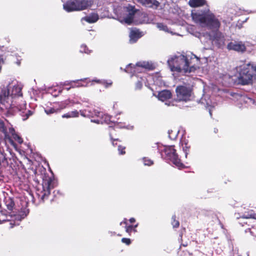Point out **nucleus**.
I'll use <instances>...</instances> for the list:
<instances>
[{
	"label": "nucleus",
	"instance_id": "obj_6",
	"mask_svg": "<svg viewBox=\"0 0 256 256\" xmlns=\"http://www.w3.org/2000/svg\"><path fill=\"white\" fill-rule=\"evenodd\" d=\"M238 83L246 85L256 80V64L248 63L240 66L238 76Z\"/></svg>",
	"mask_w": 256,
	"mask_h": 256
},
{
	"label": "nucleus",
	"instance_id": "obj_43",
	"mask_svg": "<svg viewBox=\"0 0 256 256\" xmlns=\"http://www.w3.org/2000/svg\"><path fill=\"white\" fill-rule=\"evenodd\" d=\"M70 86L72 88H77L76 84L75 83L70 84Z\"/></svg>",
	"mask_w": 256,
	"mask_h": 256
},
{
	"label": "nucleus",
	"instance_id": "obj_39",
	"mask_svg": "<svg viewBox=\"0 0 256 256\" xmlns=\"http://www.w3.org/2000/svg\"><path fill=\"white\" fill-rule=\"evenodd\" d=\"M23 113H24L26 114V118L30 116H31L32 115V112H31L30 110H27L26 112H22Z\"/></svg>",
	"mask_w": 256,
	"mask_h": 256
},
{
	"label": "nucleus",
	"instance_id": "obj_24",
	"mask_svg": "<svg viewBox=\"0 0 256 256\" xmlns=\"http://www.w3.org/2000/svg\"><path fill=\"white\" fill-rule=\"evenodd\" d=\"M91 82H92V84H90V85H92L93 82H96L98 84H100L104 85L105 86V88H106L110 86L112 84V82L111 80L107 81V80H100L96 78H94L92 80Z\"/></svg>",
	"mask_w": 256,
	"mask_h": 256
},
{
	"label": "nucleus",
	"instance_id": "obj_14",
	"mask_svg": "<svg viewBox=\"0 0 256 256\" xmlns=\"http://www.w3.org/2000/svg\"><path fill=\"white\" fill-rule=\"evenodd\" d=\"M227 48L241 52H244L246 50V46L242 42H230L227 45Z\"/></svg>",
	"mask_w": 256,
	"mask_h": 256
},
{
	"label": "nucleus",
	"instance_id": "obj_37",
	"mask_svg": "<svg viewBox=\"0 0 256 256\" xmlns=\"http://www.w3.org/2000/svg\"><path fill=\"white\" fill-rule=\"evenodd\" d=\"M122 242L123 243L126 244V245H129L131 243L130 240L128 238H122Z\"/></svg>",
	"mask_w": 256,
	"mask_h": 256
},
{
	"label": "nucleus",
	"instance_id": "obj_2",
	"mask_svg": "<svg viewBox=\"0 0 256 256\" xmlns=\"http://www.w3.org/2000/svg\"><path fill=\"white\" fill-rule=\"evenodd\" d=\"M194 58H190V62L188 56L180 55L179 56H172L167 61L168 65L172 72H184V74L190 73L194 71L198 66L192 64L196 61L197 63L199 62V58L194 55Z\"/></svg>",
	"mask_w": 256,
	"mask_h": 256
},
{
	"label": "nucleus",
	"instance_id": "obj_47",
	"mask_svg": "<svg viewBox=\"0 0 256 256\" xmlns=\"http://www.w3.org/2000/svg\"><path fill=\"white\" fill-rule=\"evenodd\" d=\"M208 110H209L210 114V116H212V110H211V109L209 108V109H208Z\"/></svg>",
	"mask_w": 256,
	"mask_h": 256
},
{
	"label": "nucleus",
	"instance_id": "obj_8",
	"mask_svg": "<svg viewBox=\"0 0 256 256\" xmlns=\"http://www.w3.org/2000/svg\"><path fill=\"white\" fill-rule=\"evenodd\" d=\"M93 0H70L63 5L64 9L68 12L80 11L90 7Z\"/></svg>",
	"mask_w": 256,
	"mask_h": 256
},
{
	"label": "nucleus",
	"instance_id": "obj_36",
	"mask_svg": "<svg viewBox=\"0 0 256 256\" xmlns=\"http://www.w3.org/2000/svg\"><path fill=\"white\" fill-rule=\"evenodd\" d=\"M232 96L234 97L235 98H237L238 100H242L244 98V96L240 95L238 94L234 93L231 94Z\"/></svg>",
	"mask_w": 256,
	"mask_h": 256
},
{
	"label": "nucleus",
	"instance_id": "obj_50",
	"mask_svg": "<svg viewBox=\"0 0 256 256\" xmlns=\"http://www.w3.org/2000/svg\"><path fill=\"white\" fill-rule=\"evenodd\" d=\"M72 101L74 102V104H79L78 102H75L74 100H72Z\"/></svg>",
	"mask_w": 256,
	"mask_h": 256
},
{
	"label": "nucleus",
	"instance_id": "obj_12",
	"mask_svg": "<svg viewBox=\"0 0 256 256\" xmlns=\"http://www.w3.org/2000/svg\"><path fill=\"white\" fill-rule=\"evenodd\" d=\"M177 100L187 102L190 100L191 90L186 86H180L176 88Z\"/></svg>",
	"mask_w": 256,
	"mask_h": 256
},
{
	"label": "nucleus",
	"instance_id": "obj_32",
	"mask_svg": "<svg viewBox=\"0 0 256 256\" xmlns=\"http://www.w3.org/2000/svg\"><path fill=\"white\" fill-rule=\"evenodd\" d=\"M80 51L81 52H84L88 54H90L91 52V50H89L87 46L84 44H82L81 46Z\"/></svg>",
	"mask_w": 256,
	"mask_h": 256
},
{
	"label": "nucleus",
	"instance_id": "obj_25",
	"mask_svg": "<svg viewBox=\"0 0 256 256\" xmlns=\"http://www.w3.org/2000/svg\"><path fill=\"white\" fill-rule=\"evenodd\" d=\"M5 204L7 208L9 210L12 211V212L15 210L14 208V203L13 200L10 197H8L5 198L4 200Z\"/></svg>",
	"mask_w": 256,
	"mask_h": 256
},
{
	"label": "nucleus",
	"instance_id": "obj_29",
	"mask_svg": "<svg viewBox=\"0 0 256 256\" xmlns=\"http://www.w3.org/2000/svg\"><path fill=\"white\" fill-rule=\"evenodd\" d=\"M156 27L160 30H163L165 32H170L168 28V26L164 24L163 23L158 22L156 24Z\"/></svg>",
	"mask_w": 256,
	"mask_h": 256
},
{
	"label": "nucleus",
	"instance_id": "obj_42",
	"mask_svg": "<svg viewBox=\"0 0 256 256\" xmlns=\"http://www.w3.org/2000/svg\"><path fill=\"white\" fill-rule=\"evenodd\" d=\"M70 81H66V82H64V83H62L60 84V85L62 86H66V85H70Z\"/></svg>",
	"mask_w": 256,
	"mask_h": 256
},
{
	"label": "nucleus",
	"instance_id": "obj_18",
	"mask_svg": "<svg viewBox=\"0 0 256 256\" xmlns=\"http://www.w3.org/2000/svg\"><path fill=\"white\" fill-rule=\"evenodd\" d=\"M142 36V32L138 30L132 29L130 33V43L136 42Z\"/></svg>",
	"mask_w": 256,
	"mask_h": 256
},
{
	"label": "nucleus",
	"instance_id": "obj_28",
	"mask_svg": "<svg viewBox=\"0 0 256 256\" xmlns=\"http://www.w3.org/2000/svg\"><path fill=\"white\" fill-rule=\"evenodd\" d=\"M168 137L172 140H175L178 134V131L177 130H170L168 132Z\"/></svg>",
	"mask_w": 256,
	"mask_h": 256
},
{
	"label": "nucleus",
	"instance_id": "obj_46",
	"mask_svg": "<svg viewBox=\"0 0 256 256\" xmlns=\"http://www.w3.org/2000/svg\"><path fill=\"white\" fill-rule=\"evenodd\" d=\"M182 244L184 246H188V242Z\"/></svg>",
	"mask_w": 256,
	"mask_h": 256
},
{
	"label": "nucleus",
	"instance_id": "obj_10",
	"mask_svg": "<svg viewBox=\"0 0 256 256\" xmlns=\"http://www.w3.org/2000/svg\"><path fill=\"white\" fill-rule=\"evenodd\" d=\"M112 118L107 114H104L102 113V115H100V116H98V118L96 120H92L91 122H94L96 124H104L106 123L107 124H110V123L114 124V128H126L128 130L133 129V126H126L124 124H122L120 122H114V120H112Z\"/></svg>",
	"mask_w": 256,
	"mask_h": 256
},
{
	"label": "nucleus",
	"instance_id": "obj_49",
	"mask_svg": "<svg viewBox=\"0 0 256 256\" xmlns=\"http://www.w3.org/2000/svg\"><path fill=\"white\" fill-rule=\"evenodd\" d=\"M72 88L70 86L69 88H66V90H69Z\"/></svg>",
	"mask_w": 256,
	"mask_h": 256
},
{
	"label": "nucleus",
	"instance_id": "obj_38",
	"mask_svg": "<svg viewBox=\"0 0 256 256\" xmlns=\"http://www.w3.org/2000/svg\"><path fill=\"white\" fill-rule=\"evenodd\" d=\"M5 59V57L0 53V70L1 69L2 64H4Z\"/></svg>",
	"mask_w": 256,
	"mask_h": 256
},
{
	"label": "nucleus",
	"instance_id": "obj_48",
	"mask_svg": "<svg viewBox=\"0 0 256 256\" xmlns=\"http://www.w3.org/2000/svg\"><path fill=\"white\" fill-rule=\"evenodd\" d=\"M138 226V224H136L134 226V229L136 230L135 228Z\"/></svg>",
	"mask_w": 256,
	"mask_h": 256
},
{
	"label": "nucleus",
	"instance_id": "obj_13",
	"mask_svg": "<svg viewBox=\"0 0 256 256\" xmlns=\"http://www.w3.org/2000/svg\"><path fill=\"white\" fill-rule=\"evenodd\" d=\"M80 113L82 116L88 118H94V116L98 118V116H100V115H102V112L92 109L90 108L80 110Z\"/></svg>",
	"mask_w": 256,
	"mask_h": 256
},
{
	"label": "nucleus",
	"instance_id": "obj_1",
	"mask_svg": "<svg viewBox=\"0 0 256 256\" xmlns=\"http://www.w3.org/2000/svg\"><path fill=\"white\" fill-rule=\"evenodd\" d=\"M22 86L14 80L0 86V112L13 114L17 111L26 110L24 102L17 104V101L22 98Z\"/></svg>",
	"mask_w": 256,
	"mask_h": 256
},
{
	"label": "nucleus",
	"instance_id": "obj_35",
	"mask_svg": "<svg viewBox=\"0 0 256 256\" xmlns=\"http://www.w3.org/2000/svg\"><path fill=\"white\" fill-rule=\"evenodd\" d=\"M125 148L124 146H118V152L120 154H125Z\"/></svg>",
	"mask_w": 256,
	"mask_h": 256
},
{
	"label": "nucleus",
	"instance_id": "obj_16",
	"mask_svg": "<svg viewBox=\"0 0 256 256\" xmlns=\"http://www.w3.org/2000/svg\"><path fill=\"white\" fill-rule=\"evenodd\" d=\"M216 32V34L213 38H210V40L212 44L220 48L224 45V38L222 33L218 32Z\"/></svg>",
	"mask_w": 256,
	"mask_h": 256
},
{
	"label": "nucleus",
	"instance_id": "obj_17",
	"mask_svg": "<svg viewBox=\"0 0 256 256\" xmlns=\"http://www.w3.org/2000/svg\"><path fill=\"white\" fill-rule=\"evenodd\" d=\"M142 5L150 8L157 9L160 2L156 0H137Z\"/></svg>",
	"mask_w": 256,
	"mask_h": 256
},
{
	"label": "nucleus",
	"instance_id": "obj_4",
	"mask_svg": "<svg viewBox=\"0 0 256 256\" xmlns=\"http://www.w3.org/2000/svg\"><path fill=\"white\" fill-rule=\"evenodd\" d=\"M154 66L152 62L146 61L139 62L136 65L129 64L126 67L125 71L132 73L131 76L133 79L137 78L136 84V88L140 90L142 88V84H146V80H148L145 76V72L146 70H152Z\"/></svg>",
	"mask_w": 256,
	"mask_h": 256
},
{
	"label": "nucleus",
	"instance_id": "obj_33",
	"mask_svg": "<svg viewBox=\"0 0 256 256\" xmlns=\"http://www.w3.org/2000/svg\"><path fill=\"white\" fill-rule=\"evenodd\" d=\"M172 224L174 228H178L179 226V222L176 220V216L172 217Z\"/></svg>",
	"mask_w": 256,
	"mask_h": 256
},
{
	"label": "nucleus",
	"instance_id": "obj_34",
	"mask_svg": "<svg viewBox=\"0 0 256 256\" xmlns=\"http://www.w3.org/2000/svg\"><path fill=\"white\" fill-rule=\"evenodd\" d=\"M126 232L130 234L132 231L136 232V230L134 229L133 226H126Z\"/></svg>",
	"mask_w": 256,
	"mask_h": 256
},
{
	"label": "nucleus",
	"instance_id": "obj_5",
	"mask_svg": "<svg viewBox=\"0 0 256 256\" xmlns=\"http://www.w3.org/2000/svg\"><path fill=\"white\" fill-rule=\"evenodd\" d=\"M124 14L122 16H118V20L122 24H131L134 22L136 24L148 23V18L146 14L138 12L134 6H128L124 8Z\"/></svg>",
	"mask_w": 256,
	"mask_h": 256
},
{
	"label": "nucleus",
	"instance_id": "obj_44",
	"mask_svg": "<svg viewBox=\"0 0 256 256\" xmlns=\"http://www.w3.org/2000/svg\"><path fill=\"white\" fill-rule=\"evenodd\" d=\"M123 224H125L126 225L127 222H126V218H124V220L120 223V225H122Z\"/></svg>",
	"mask_w": 256,
	"mask_h": 256
},
{
	"label": "nucleus",
	"instance_id": "obj_7",
	"mask_svg": "<svg viewBox=\"0 0 256 256\" xmlns=\"http://www.w3.org/2000/svg\"><path fill=\"white\" fill-rule=\"evenodd\" d=\"M13 139L20 144L23 142L22 138L16 132L14 128L8 124L6 125L0 118V140H4L6 144H10L16 147Z\"/></svg>",
	"mask_w": 256,
	"mask_h": 256
},
{
	"label": "nucleus",
	"instance_id": "obj_30",
	"mask_svg": "<svg viewBox=\"0 0 256 256\" xmlns=\"http://www.w3.org/2000/svg\"><path fill=\"white\" fill-rule=\"evenodd\" d=\"M242 218H254L256 219V213H254L253 211L248 212L247 214H245L242 216Z\"/></svg>",
	"mask_w": 256,
	"mask_h": 256
},
{
	"label": "nucleus",
	"instance_id": "obj_40",
	"mask_svg": "<svg viewBox=\"0 0 256 256\" xmlns=\"http://www.w3.org/2000/svg\"><path fill=\"white\" fill-rule=\"evenodd\" d=\"M110 139H111L112 145L113 146H115L116 144H115L114 142L115 141H117L118 139H114V138H112V132H110Z\"/></svg>",
	"mask_w": 256,
	"mask_h": 256
},
{
	"label": "nucleus",
	"instance_id": "obj_3",
	"mask_svg": "<svg viewBox=\"0 0 256 256\" xmlns=\"http://www.w3.org/2000/svg\"><path fill=\"white\" fill-rule=\"evenodd\" d=\"M192 17L193 20L202 26H206L214 32H217L220 26L218 16H215L209 10L208 11H192Z\"/></svg>",
	"mask_w": 256,
	"mask_h": 256
},
{
	"label": "nucleus",
	"instance_id": "obj_15",
	"mask_svg": "<svg viewBox=\"0 0 256 256\" xmlns=\"http://www.w3.org/2000/svg\"><path fill=\"white\" fill-rule=\"evenodd\" d=\"M12 213L16 220H20L27 216L29 213V210L26 207H24L21 208L20 210L15 209Z\"/></svg>",
	"mask_w": 256,
	"mask_h": 256
},
{
	"label": "nucleus",
	"instance_id": "obj_20",
	"mask_svg": "<svg viewBox=\"0 0 256 256\" xmlns=\"http://www.w3.org/2000/svg\"><path fill=\"white\" fill-rule=\"evenodd\" d=\"M172 93L168 90H164L160 92L157 96L159 100L164 102L171 98Z\"/></svg>",
	"mask_w": 256,
	"mask_h": 256
},
{
	"label": "nucleus",
	"instance_id": "obj_45",
	"mask_svg": "<svg viewBox=\"0 0 256 256\" xmlns=\"http://www.w3.org/2000/svg\"><path fill=\"white\" fill-rule=\"evenodd\" d=\"M130 222L131 223L134 222L136 221V220L134 218H132L130 219Z\"/></svg>",
	"mask_w": 256,
	"mask_h": 256
},
{
	"label": "nucleus",
	"instance_id": "obj_26",
	"mask_svg": "<svg viewBox=\"0 0 256 256\" xmlns=\"http://www.w3.org/2000/svg\"><path fill=\"white\" fill-rule=\"evenodd\" d=\"M206 2V0H190L188 4L191 7L194 8L204 6Z\"/></svg>",
	"mask_w": 256,
	"mask_h": 256
},
{
	"label": "nucleus",
	"instance_id": "obj_41",
	"mask_svg": "<svg viewBox=\"0 0 256 256\" xmlns=\"http://www.w3.org/2000/svg\"><path fill=\"white\" fill-rule=\"evenodd\" d=\"M188 147L187 146H186V148H184V147L183 148V150H184V151L185 153V157L186 158L187 157V155L188 154Z\"/></svg>",
	"mask_w": 256,
	"mask_h": 256
},
{
	"label": "nucleus",
	"instance_id": "obj_23",
	"mask_svg": "<svg viewBox=\"0 0 256 256\" xmlns=\"http://www.w3.org/2000/svg\"><path fill=\"white\" fill-rule=\"evenodd\" d=\"M74 102L72 101V100L68 99V100H66L62 102H56V106H58L57 108H58V110L59 112L61 110L65 108L67 106H68L70 104H74Z\"/></svg>",
	"mask_w": 256,
	"mask_h": 256
},
{
	"label": "nucleus",
	"instance_id": "obj_31",
	"mask_svg": "<svg viewBox=\"0 0 256 256\" xmlns=\"http://www.w3.org/2000/svg\"><path fill=\"white\" fill-rule=\"evenodd\" d=\"M142 160L144 166H150L154 164L153 161L148 158H144Z\"/></svg>",
	"mask_w": 256,
	"mask_h": 256
},
{
	"label": "nucleus",
	"instance_id": "obj_11",
	"mask_svg": "<svg viewBox=\"0 0 256 256\" xmlns=\"http://www.w3.org/2000/svg\"><path fill=\"white\" fill-rule=\"evenodd\" d=\"M54 181L50 178L44 180L42 182L43 190L40 194H38L39 196H40V200L43 202L46 198H47L50 194V191L54 188Z\"/></svg>",
	"mask_w": 256,
	"mask_h": 256
},
{
	"label": "nucleus",
	"instance_id": "obj_51",
	"mask_svg": "<svg viewBox=\"0 0 256 256\" xmlns=\"http://www.w3.org/2000/svg\"><path fill=\"white\" fill-rule=\"evenodd\" d=\"M4 220H0V224L2 223V222H4Z\"/></svg>",
	"mask_w": 256,
	"mask_h": 256
},
{
	"label": "nucleus",
	"instance_id": "obj_21",
	"mask_svg": "<svg viewBox=\"0 0 256 256\" xmlns=\"http://www.w3.org/2000/svg\"><path fill=\"white\" fill-rule=\"evenodd\" d=\"M90 81H92V80H88V78H82V79H80V80H71L70 82V84H72V83L76 84L77 88L83 87V86L86 87V86H89V84H88L90 82L92 84V82H90Z\"/></svg>",
	"mask_w": 256,
	"mask_h": 256
},
{
	"label": "nucleus",
	"instance_id": "obj_52",
	"mask_svg": "<svg viewBox=\"0 0 256 256\" xmlns=\"http://www.w3.org/2000/svg\"><path fill=\"white\" fill-rule=\"evenodd\" d=\"M150 78H151V76H148V78H149V79H150Z\"/></svg>",
	"mask_w": 256,
	"mask_h": 256
},
{
	"label": "nucleus",
	"instance_id": "obj_9",
	"mask_svg": "<svg viewBox=\"0 0 256 256\" xmlns=\"http://www.w3.org/2000/svg\"><path fill=\"white\" fill-rule=\"evenodd\" d=\"M162 156L167 160H170L176 167L180 169L184 167L174 146H166L162 152Z\"/></svg>",
	"mask_w": 256,
	"mask_h": 256
},
{
	"label": "nucleus",
	"instance_id": "obj_22",
	"mask_svg": "<svg viewBox=\"0 0 256 256\" xmlns=\"http://www.w3.org/2000/svg\"><path fill=\"white\" fill-rule=\"evenodd\" d=\"M98 15L96 13H92L90 15L82 18V21L85 20L88 23H94L98 20Z\"/></svg>",
	"mask_w": 256,
	"mask_h": 256
},
{
	"label": "nucleus",
	"instance_id": "obj_19",
	"mask_svg": "<svg viewBox=\"0 0 256 256\" xmlns=\"http://www.w3.org/2000/svg\"><path fill=\"white\" fill-rule=\"evenodd\" d=\"M56 102L49 103L44 108V112L48 115L58 112Z\"/></svg>",
	"mask_w": 256,
	"mask_h": 256
},
{
	"label": "nucleus",
	"instance_id": "obj_27",
	"mask_svg": "<svg viewBox=\"0 0 256 256\" xmlns=\"http://www.w3.org/2000/svg\"><path fill=\"white\" fill-rule=\"evenodd\" d=\"M80 111L78 112L76 110L70 112L66 114H65L62 116L63 118H77L79 116Z\"/></svg>",
	"mask_w": 256,
	"mask_h": 256
}]
</instances>
